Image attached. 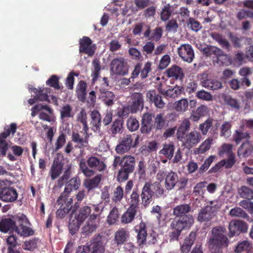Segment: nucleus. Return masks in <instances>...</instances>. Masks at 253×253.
I'll return each instance as SVG.
<instances>
[{
  "instance_id": "f257e3e1",
  "label": "nucleus",
  "mask_w": 253,
  "mask_h": 253,
  "mask_svg": "<svg viewBox=\"0 0 253 253\" xmlns=\"http://www.w3.org/2000/svg\"><path fill=\"white\" fill-rule=\"evenodd\" d=\"M191 210L190 205L187 204L177 205L173 209V215L175 217L170 224V242L178 241L182 231L189 229L193 224L194 218L189 214Z\"/></svg>"
},
{
  "instance_id": "f03ea898",
  "label": "nucleus",
  "mask_w": 253,
  "mask_h": 253,
  "mask_svg": "<svg viewBox=\"0 0 253 253\" xmlns=\"http://www.w3.org/2000/svg\"><path fill=\"white\" fill-rule=\"evenodd\" d=\"M79 171L86 177H90L95 173L94 169L99 172L103 171L106 169V165L100 158L91 156L86 161L81 158L79 163Z\"/></svg>"
},
{
  "instance_id": "7ed1b4c3",
  "label": "nucleus",
  "mask_w": 253,
  "mask_h": 253,
  "mask_svg": "<svg viewBox=\"0 0 253 253\" xmlns=\"http://www.w3.org/2000/svg\"><path fill=\"white\" fill-rule=\"evenodd\" d=\"M79 208V205L76 203L72 209V215L69 220V229L72 235L75 234L79 230L80 225L91 212L90 208L88 206H84L77 211L76 210Z\"/></svg>"
},
{
  "instance_id": "20e7f679",
  "label": "nucleus",
  "mask_w": 253,
  "mask_h": 253,
  "mask_svg": "<svg viewBox=\"0 0 253 253\" xmlns=\"http://www.w3.org/2000/svg\"><path fill=\"white\" fill-rule=\"evenodd\" d=\"M135 166L136 160L134 156L126 155L123 156L122 167L117 175V180L120 183L127 180L129 175L135 170Z\"/></svg>"
},
{
  "instance_id": "39448f33",
  "label": "nucleus",
  "mask_w": 253,
  "mask_h": 253,
  "mask_svg": "<svg viewBox=\"0 0 253 253\" xmlns=\"http://www.w3.org/2000/svg\"><path fill=\"white\" fill-rule=\"evenodd\" d=\"M129 66L127 60L122 56H118L112 60L110 63V71L115 75L124 76L128 74Z\"/></svg>"
},
{
  "instance_id": "423d86ee",
  "label": "nucleus",
  "mask_w": 253,
  "mask_h": 253,
  "mask_svg": "<svg viewBox=\"0 0 253 253\" xmlns=\"http://www.w3.org/2000/svg\"><path fill=\"white\" fill-rule=\"evenodd\" d=\"M139 138V135L135 134L124 135L120 143L116 146L117 153L122 154L128 151L131 148L136 147Z\"/></svg>"
},
{
  "instance_id": "0eeeda50",
  "label": "nucleus",
  "mask_w": 253,
  "mask_h": 253,
  "mask_svg": "<svg viewBox=\"0 0 253 253\" xmlns=\"http://www.w3.org/2000/svg\"><path fill=\"white\" fill-rule=\"evenodd\" d=\"M18 197L16 188L7 186L4 181L0 182V200L5 203H14L17 200Z\"/></svg>"
},
{
  "instance_id": "6e6552de",
  "label": "nucleus",
  "mask_w": 253,
  "mask_h": 253,
  "mask_svg": "<svg viewBox=\"0 0 253 253\" xmlns=\"http://www.w3.org/2000/svg\"><path fill=\"white\" fill-rule=\"evenodd\" d=\"M200 51L206 57L211 58L214 66H220L221 63V50L214 46L205 45L200 48Z\"/></svg>"
},
{
  "instance_id": "1a4fd4ad",
  "label": "nucleus",
  "mask_w": 253,
  "mask_h": 253,
  "mask_svg": "<svg viewBox=\"0 0 253 253\" xmlns=\"http://www.w3.org/2000/svg\"><path fill=\"white\" fill-rule=\"evenodd\" d=\"M211 253H218L221 249V227H215L211 230V236L208 243Z\"/></svg>"
},
{
  "instance_id": "9d476101",
  "label": "nucleus",
  "mask_w": 253,
  "mask_h": 253,
  "mask_svg": "<svg viewBox=\"0 0 253 253\" xmlns=\"http://www.w3.org/2000/svg\"><path fill=\"white\" fill-rule=\"evenodd\" d=\"M99 214H91L85 224L82 228V233L85 236H88L96 231L100 223Z\"/></svg>"
},
{
  "instance_id": "9b49d317",
  "label": "nucleus",
  "mask_w": 253,
  "mask_h": 253,
  "mask_svg": "<svg viewBox=\"0 0 253 253\" xmlns=\"http://www.w3.org/2000/svg\"><path fill=\"white\" fill-rule=\"evenodd\" d=\"M222 167L226 168H231L235 163V155L232 153V145L225 144L222 145Z\"/></svg>"
},
{
  "instance_id": "f8f14e48",
  "label": "nucleus",
  "mask_w": 253,
  "mask_h": 253,
  "mask_svg": "<svg viewBox=\"0 0 253 253\" xmlns=\"http://www.w3.org/2000/svg\"><path fill=\"white\" fill-rule=\"evenodd\" d=\"M80 179L79 177L76 176L69 180L66 183L64 191L58 198L59 204L62 203V200L68 198V195L73 190H76L79 188L80 185Z\"/></svg>"
},
{
  "instance_id": "ddd939ff",
  "label": "nucleus",
  "mask_w": 253,
  "mask_h": 253,
  "mask_svg": "<svg viewBox=\"0 0 253 253\" xmlns=\"http://www.w3.org/2000/svg\"><path fill=\"white\" fill-rule=\"evenodd\" d=\"M200 76V84L202 86L213 90L221 87V83L215 79H209L207 73L204 72Z\"/></svg>"
},
{
  "instance_id": "4468645a",
  "label": "nucleus",
  "mask_w": 253,
  "mask_h": 253,
  "mask_svg": "<svg viewBox=\"0 0 253 253\" xmlns=\"http://www.w3.org/2000/svg\"><path fill=\"white\" fill-rule=\"evenodd\" d=\"M152 63L148 61L144 65L143 68L142 69V63L140 62L137 63L134 67V70L131 73V78L135 79L137 78L138 75H140L141 79H144L147 77L148 73L151 71Z\"/></svg>"
},
{
  "instance_id": "2eb2a0df",
  "label": "nucleus",
  "mask_w": 253,
  "mask_h": 253,
  "mask_svg": "<svg viewBox=\"0 0 253 253\" xmlns=\"http://www.w3.org/2000/svg\"><path fill=\"white\" fill-rule=\"evenodd\" d=\"M201 139L202 135L200 132L197 130H193L187 133L182 141L186 147L191 148L197 145Z\"/></svg>"
},
{
  "instance_id": "dca6fc26",
  "label": "nucleus",
  "mask_w": 253,
  "mask_h": 253,
  "mask_svg": "<svg viewBox=\"0 0 253 253\" xmlns=\"http://www.w3.org/2000/svg\"><path fill=\"white\" fill-rule=\"evenodd\" d=\"M211 205H213L211 203ZM220 205H214L211 206H206L204 209L201 210L199 213L198 219L200 222L209 221L214 215L217 210L220 209Z\"/></svg>"
},
{
  "instance_id": "f3484780",
  "label": "nucleus",
  "mask_w": 253,
  "mask_h": 253,
  "mask_svg": "<svg viewBox=\"0 0 253 253\" xmlns=\"http://www.w3.org/2000/svg\"><path fill=\"white\" fill-rule=\"evenodd\" d=\"M153 115L151 113H145L143 114L141 121L140 130L142 134H149L154 128Z\"/></svg>"
},
{
  "instance_id": "a211bd4d",
  "label": "nucleus",
  "mask_w": 253,
  "mask_h": 253,
  "mask_svg": "<svg viewBox=\"0 0 253 253\" xmlns=\"http://www.w3.org/2000/svg\"><path fill=\"white\" fill-rule=\"evenodd\" d=\"M154 195L150 188V182H146L141 189L140 198L141 204L145 207L149 206L153 200Z\"/></svg>"
},
{
  "instance_id": "6ab92c4d",
  "label": "nucleus",
  "mask_w": 253,
  "mask_h": 253,
  "mask_svg": "<svg viewBox=\"0 0 253 253\" xmlns=\"http://www.w3.org/2000/svg\"><path fill=\"white\" fill-rule=\"evenodd\" d=\"M178 53L183 61L188 63L192 62L194 58V50L192 46L189 44L181 45L178 48Z\"/></svg>"
},
{
  "instance_id": "aec40b11",
  "label": "nucleus",
  "mask_w": 253,
  "mask_h": 253,
  "mask_svg": "<svg viewBox=\"0 0 253 253\" xmlns=\"http://www.w3.org/2000/svg\"><path fill=\"white\" fill-rule=\"evenodd\" d=\"M135 231L137 233V243L140 248H143L146 244L148 234L146 224L143 222H140L139 225L135 227Z\"/></svg>"
},
{
  "instance_id": "412c9836",
  "label": "nucleus",
  "mask_w": 253,
  "mask_h": 253,
  "mask_svg": "<svg viewBox=\"0 0 253 253\" xmlns=\"http://www.w3.org/2000/svg\"><path fill=\"white\" fill-rule=\"evenodd\" d=\"M92 41L86 36H84L79 40V52L85 53L89 56H92L94 53V49L92 47Z\"/></svg>"
},
{
  "instance_id": "4be33fe9",
  "label": "nucleus",
  "mask_w": 253,
  "mask_h": 253,
  "mask_svg": "<svg viewBox=\"0 0 253 253\" xmlns=\"http://www.w3.org/2000/svg\"><path fill=\"white\" fill-rule=\"evenodd\" d=\"M248 226L243 221L233 220L229 224V229L232 236L238 235L240 232H247Z\"/></svg>"
},
{
  "instance_id": "5701e85b",
  "label": "nucleus",
  "mask_w": 253,
  "mask_h": 253,
  "mask_svg": "<svg viewBox=\"0 0 253 253\" xmlns=\"http://www.w3.org/2000/svg\"><path fill=\"white\" fill-rule=\"evenodd\" d=\"M89 136L83 135L80 132L73 131L71 135V140L77 144L76 148L83 149L88 146Z\"/></svg>"
},
{
  "instance_id": "b1692460",
  "label": "nucleus",
  "mask_w": 253,
  "mask_h": 253,
  "mask_svg": "<svg viewBox=\"0 0 253 253\" xmlns=\"http://www.w3.org/2000/svg\"><path fill=\"white\" fill-rule=\"evenodd\" d=\"M61 201L62 203L59 204L58 200L57 201L58 204L61 205L56 213V216L59 218H64L70 210L72 211L73 200L72 198H64Z\"/></svg>"
},
{
  "instance_id": "393cba45",
  "label": "nucleus",
  "mask_w": 253,
  "mask_h": 253,
  "mask_svg": "<svg viewBox=\"0 0 253 253\" xmlns=\"http://www.w3.org/2000/svg\"><path fill=\"white\" fill-rule=\"evenodd\" d=\"M131 109L133 112H137L140 109H142L144 107V98L140 92H134L131 95Z\"/></svg>"
},
{
  "instance_id": "a878e982",
  "label": "nucleus",
  "mask_w": 253,
  "mask_h": 253,
  "mask_svg": "<svg viewBox=\"0 0 253 253\" xmlns=\"http://www.w3.org/2000/svg\"><path fill=\"white\" fill-rule=\"evenodd\" d=\"M129 237V232L125 228H120L115 233L114 243L118 246L124 244Z\"/></svg>"
},
{
  "instance_id": "bb28decb",
  "label": "nucleus",
  "mask_w": 253,
  "mask_h": 253,
  "mask_svg": "<svg viewBox=\"0 0 253 253\" xmlns=\"http://www.w3.org/2000/svg\"><path fill=\"white\" fill-rule=\"evenodd\" d=\"M196 239V232H191L184 239L183 244L181 246V253H188L192 246L194 244Z\"/></svg>"
},
{
  "instance_id": "cd10ccee",
  "label": "nucleus",
  "mask_w": 253,
  "mask_h": 253,
  "mask_svg": "<svg viewBox=\"0 0 253 253\" xmlns=\"http://www.w3.org/2000/svg\"><path fill=\"white\" fill-rule=\"evenodd\" d=\"M178 181L177 174L172 171L169 172L165 179V187L166 190L170 191L176 185Z\"/></svg>"
},
{
  "instance_id": "c85d7f7f",
  "label": "nucleus",
  "mask_w": 253,
  "mask_h": 253,
  "mask_svg": "<svg viewBox=\"0 0 253 253\" xmlns=\"http://www.w3.org/2000/svg\"><path fill=\"white\" fill-rule=\"evenodd\" d=\"M147 98L154 103L156 107L162 109L164 107L165 103L162 100L161 96L156 93L155 90H150L146 94Z\"/></svg>"
},
{
  "instance_id": "c756f323",
  "label": "nucleus",
  "mask_w": 253,
  "mask_h": 253,
  "mask_svg": "<svg viewBox=\"0 0 253 253\" xmlns=\"http://www.w3.org/2000/svg\"><path fill=\"white\" fill-rule=\"evenodd\" d=\"M88 246L91 253H104L105 251V248L100 238H93Z\"/></svg>"
},
{
  "instance_id": "7c9ffc66",
  "label": "nucleus",
  "mask_w": 253,
  "mask_h": 253,
  "mask_svg": "<svg viewBox=\"0 0 253 253\" xmlns=\"http://www.w3.org/2000/svg\"><path fill=\"white\" fill-rule=\"evenodd\" d=\"M100 97L107 106H111L114 104L115 94L111 91H108L106 88H99Z\"/></svg>"
},
{
  "instance_id": "2f4dec72",
  "label": "nucleus",
  "mask_w": 253,
  "mask_h": 253,
  "mask_svg": "<svg viewBox=\"0 0 253 253\" xmlns=\"http://www.w3.org/2000/svg\"><path fill=\"white\" fill-rule=\"evenodd\" d=\"M90 117L92 129L94 132L99 131L101 124V115L98 111L94 110L91 112Z\"/></svg>"
},
{
  "instance_id": "473e14b6",
  "label": "nucleus",
  "mask_w": 253,
  "mask_h": 253,
  "mask_svg": "<svg viewBox=\"0 0 253 253\" xmlns=\"http://www.w3.org/2000/svg\"><path fill=\"white\" fill-rule=\"evenodd\" d=\"M140 194L139 189L137 186H136L133 189L130 198L128 200L129 207L137 210L140 202Z\"/></svg>"
},
{
  "instance_id": "72a5a7b5",
  "label": "nucleus",
  "mask_w": 253,
  "mask_h": 253,
  "mask_svg": "<svg viewBox=\"0 0 253 253\" xmlns=\"http://www.w3.org/2000/svg\"><path fill=\"white\" fill-rule=\"evenodd\" d=\"M190 121L188 119H184L177 129L176 132L177 139L182 141L184 137L186 135V133L190 129Z\"/></svg>"
},
{
  "instance_id": "f704fd0d",
  "label": "nucleus",
  "mask_w": 253,
  "mask_h": 253,
  "mask_svg": "<svg viewBox=\"0 0 253 253\" xmlns=\"http://www.w3.org/2000/svg\"><path fill=\"white\" fill-rule=\"evenodd\" d=\"M86 83L84 81L81 80L79 82L76 90L78 99L84 103L86 100Z\"/></svg>"
},
{
  "instance_id": "c9c22d12",
  "label": "nucleus",
  "mask_w": 253,
  "mask_h": 253,
  "mask_svg": "<svg viewBox=\"0 0 253 253\" xmlns=\"http://www.w3.org/2000/svg\"><path fill=\"white\" fill-rule=\"evenodd\" d=\"M137 212V209L129 207L121 218V222L123 224L131 223Z\"/></svg>"
},
{
  "instance_id": "e433bc0d",
  "label": "nucleus",
  "mask_w": 253,
  "mask_h": 253,
  "mask_svg": "<svg viewBox=\"0 0 253 253\" xmlns=\"http://www.w3.org/2000/svg\"><path fill=\"white\" fill-rule=\"evenodd\" d=\"M15 222L10 218H4L0 221V231L7 233L8 231L15 229Z\"/></svg>"
},
{
  "instance_id": "4c0bfd02",
  "label": "nucleus",
  "mask_w": 253,
  "mask_h": 253,
  "mask_svg": "<svg viewBox=\"0 0 253 253\" xmlns=\"http://www.w3.org/2000/svg\"><path fill=\"white\" fill-rule=\"evenodd\" d=\"M166 72L168 77L174 78L176 80H181L184 77L182 69L177 65L172 66L167 69Z\"/></svg>"
},
{
  "instance_id": "58836bf2",
  "label": "nucleus",
  "mask_w": 253,
  "mask_h": 253,
  "mask_svg": "<svg viewBox=\"0 0 253 253\" xmlns=\"http://www.w3.org/2000/svg\"><path fill=\"white\" fill-rule=\"evenodd\" d=\"M63 167V163L61 162L54 161L51 168L50 173L52 180L57 178L61 173Z\"/></svg>"
},
{
  "instance_id": "ea45409f",
  "label": "nucleus",
  "mask_w": 253,
  "mask_h": 253,
  "mask_svg": "<svg viewBox=\"0 0 253 253\" xmlns=\"http://www.w3.org/2000/svg\"><path fill=\"white\" fill-rule=\"evenodd\" d=\"M253 151V145L249 142H246L242 144L238 151L239 157L246 158L250 156Z\"/></svg>"
},
{
  "instance_id": "a19ab883",
  "label": "nucleus",
  "mask_w": 253,
  "mask_h": 253,
  "mask_svg": "<svg viewBox=\"0 0 253 253\" xmlns=\"http://www.w3.org/2000/svg\"><path fill=\"white\" fill-rule=\"evenodd\" d=\"M102 175L97 174L92 178L87 179L84 182V186L90 190L98 187L102 180Z\"/></svg>"
},
{
  "instance_id": "79ce46f5",
  "label": "nucleus",
  "mask_w": 253,
  "mask_h": 253,
  "mask_svg": "<svg viewBox=\"0 0 253 253\" xmlns=\"http://www.w3.org/2000/svg\"><path fill=\"white\" fill-rule=\"evenodd\" d=\"M150 186L154 198H159L164 195V189L160 182H150Z\"/></svg>"
},
{
  "instance_id": "37998d69",
  "label": "nucleus",
  "mask_w": 253,
  "mask_h": 253,
  "mask_svg": "<svg viewBox=\"0 0 253 253\" xmlns=\"http://www.w3.org/2000/svg\"><path fill=\"white\" fill-rule=\"evenodd\" d=\"M49 88H46L44 89H37L34 88L33 91L35 93V98L37 101H48L49 102L48 95L47 94Z\"/></svg>"
},
{
  "instance_id": "c03bdc74",
  "label": "nucleus",
  "mask_w": 253,
  "mask_h": 253,
  "mask_svg": "<svg viewBox=\"0 0 253 253\" xmlns=\"http://www.w3.org/2000/svg\"><path fill=\"white\" fill-rule=\"evenodd\" d=\"M168 126L167 121L164 118V114H157L154 119V127L156 130H161Z\"/></svg>"
},
{
  "instance_id": "a18cd8bd",
  "label": "nucleus",
  "mask_w": 253,
  "mask_h": 253,
  "mask_svg": "<svg viewBox=\"0 0 253 253\" xmlns=\"http://www.w3.org/2000/svg\"><path fill=\"white\" fill-rule=\"evenodd\" d=\"M188 102L186 99H182L174 102L173 108L179 113H183L188 110Z\"/></svg>"
},
{
  "instance_id": "49530a36",
  "label": "nucleus",
  "mask_w": 253,
  "mask_h": 253,
  "mask_svg": "<svg viewBox=\"0 0 253 253\" xmlns=\"http://www.w3.org/2000/svg\"><path fill=\"white\" fill-rule=\"evenodd\" d=\"M174 151V145L170 143L164 145L163 148L160 151V154L164 155L167 158L170 160L173 156Z\"/></svg>"
},
{
  "instance_id": "de8ad7c7",
  "label": "nucleus",
  "mask_w": 253,
  "mask_h": 253,
  "mask_svg": "<svg viewBox=\"0 0 253 253\" xmlns=\"http://www.w3.org/2000/svg\"><path fill=\"white\" fill-rule=\"evenodd\" d=\"M15 231L18 235L25 237L33 235L34 233L32 229L22 224H20L18 226L15 225Z\"/></svg>"
},
{
  "instance_id": "09e8293b",
  "label": "nucleus",
  "mask_w": 253,
  "mask_h": 253,
  "mask_svg": "<svg viewBox=\"0 0 253 253\" xmlns=\"http://www.w3.org/2000/svg\"><path fill=\"white\" fill-rule=\"evenodd\" d=\"M212 141V139H206L198 148H196L195 153L197 154L205 153L210 149Z\"/></svg>"
},
{
  "instance_id": "8fccbe9b",
  "label": "nucleus",
  "mask_w": 253,
  "mask_h": 253,
  "mask_svg": "<svg viewBox=\"0 0 253 253\" xmlns=\"http://www.w3.org/2000/svg\"><path fill=\"white\" fill-rule=\"evenodd\" d=\"M72 108L69 105L63 106L60 110V118L64 122L68 118H72L73 115L72 113Z\"/></svg>"
},
{
  "instance_id": "3c124183",
  "label": "nucleus",
  "mask_w": 253,
  "mask_h": 253,
  "mask_svg": "<svg viewBox=\"0 0 253 253\" xmlns=\"http://www.w3.org/2000/svg\"><path fill=\"white\" fill-rule=\"evenodd\" d=\"M183 90V88L181 86H175L173 88H169L166 90L165 95L168 97L174 98L180 95Z\"/></svg>"
},
{
  "instance_id": "603ef678",
  "label": "nucleus",
  "mask_w": 253,
  "mask_h": 253,
  "mask_svg": "<svg viewBox=\"0 0 253 253\" xmlns=\"http://www.w3.org/2000/svg\"><path fill=\"white\" fill-rule=\"evenodd\" d=\"M126 126L129 131L133 132L138 129L139 127V123L136 118L130 117L127 120Z\"/></svg>"
},
{
  "instance_id": "864d4df0",
  "label": "nucleus",
  "mask_w": 253,
  "mask_h": 253,
  "mask_svg": "<svg viewBox=\"0 0 253 253\" xmlns=\"http://www.w3.org/2000/svg\"><path fill=\"white\" fill-rule=\"evenodd\" d=\"M125 194L123 188L121 186H118L114 190L113 201L116 203L120 202Z\"/></svg>"
},
{
  "instance_id": "5fc2aeb1",
  "label": "nucleus",
  "mask_w": 253,
  "mask_h": 253,
  "mask_svg": "<svg viewBox=\"0 0 253 253\" xmlns=\"http://www.w3.org/2000/svg\"><path fill=\"white\" fill-rule=\"evenodd\" d=\"M186 24L188 27L195 32H198L202 27L199 22L192 17L188 18L186 21Z\"/></svg>"
},
{
  "instance_id": "6e6d98bb",
  "label": "nucleus",
  "mask_w": 253,
  "mask_h": 253,
  "mask_svg": "<svg viewBox=\"0 0 253 253\" xmlns=\"http://www.w3.org/2000/svg\"><path fill=\"white\" fill-rule=\"evenodd\" d=\"M172 11L169 4L164 5L161 12V19L163 21H167L171 15Z\"/></svg>"
},
{
  "instance_id": "4d7b16f0",
  "label": "nucleus",
  "mask_w": 253,
  "mask_h": 253,
  "mask_svg": "<svg viewBox=\"0 0 253 253\" xmlns=\"http://www.w3.org/2000/svg\"><path fill=\"white\" fill-rule=\"evenodd\" d=\"M66 142V135L63 132H61L55 143V151H57L63 147Z\"/></svg>"
},
{
  "instance_id": "13d9d810",
  "label": "nucleus",
  "mask_w": 253,
  "mask_h": 253,
  "mask_svg": "<svg viewBox=\"0 0 253 253\" xmlns=\"http://www.w3.org/2000/svg\"><path fill=\"white\" fill-rule=\"evenodd\" d=\"M92 65L94 68V70L92 73L91 77H92V80L95 81L99 74L100 71L101 70L100 62L98 59H94L92 61Z\"/></svg>"
},
{
  "instance_id": "bf43d9fd",
  "label": "nucleus",
  "mask_w": 253,
  "mask_h": 253,
  "mask_svg": "<svg viewBox=\"0 0 253 253\" xmlns=\"http://www.w3.org/2000/svg\"><path fill=\"white\" fill-rule=\"evenodd\" d=\"M59 78L56 75H52L46 81V84L55 89H59L61 88V85L59 84Z\"/></svg>"
},
{
  "instance_id": "052dcab7",
  "label": "nucleus",
  "mask_w": 253,
  "mask_h": 253,
  "mask_svg": "<svg viewBox=\"0 0 253 253\" xmlns=\"http://www.w3.org/2000/svg\"><path fill=\"white\" fill-rule=\"evenodd\" d=\"M158 234L153 230H152L148 234L146 244L145 246H149L154 245L157 243Z\"/></svg>"
},
{
  "instance_id": "680f3d73",
  "label": "nucleus",
  "mask_w": 253,
  "mask_h": 253,
  "mask_svg": "<svg viewBox=\"0 0 253 253\" xmlns=\"http://www.w3.org/2000/svg\"><path fill=\"white\" fill-rule=\"evenodd\" d=\"M123 126V121L121 119H116L113 122L110 129L111 132L113 134H116L119 133Z\"/></svg>"
},
{
  "instance_id": "e2e57ef3",
  "label": "nucleus",
  "mask_w": 253,
  "mask_h": 253,
  "mask_svg": "<svg viewBox=\"0 0 253 253\" xmlns=\"http://www.w3.org/2000/svg\"><path fill=\"white\" fill-rule=\"evenodd\" d=\"M213 121L212 119L209 118L199 125V129L202 131L203 135H206L209 129L211 127Z\"/></svg>"
},
{
  "instance_id": "0e129e2a",
  "label": "nucleus",
  "mask_w": 253,
  "mask_h": 253,
  "mask_svg": "<svg viewBox=\"0 0 253 253\" xmlns=\"http://www.w3.org/2000/svg\"><path fill=\"white\" fill-rule=\"evenodd\" d=\"M118 210L114 207L111 211L107 217V222L109 224H115L119 217Z\"/></svg>"
},
{
  "instance_id": "69168bd1",
  "label": "nucleus",
  "mask_w": 253,
  "mask_h": 253,
  "mask_svg": "<svg viewBox=\"0 0 253 253\" xmlns=\"http://www.w3.org/2000/svg\"><path fill=\"white\" fill-rule=\"evenodd\" d=\"M207 182L203 181L198 183L194 188L193 193L195 196L202 195L206 187Z\"/></svg>"
},
{
  "instance_id": "338daca9",
  "label": "nucleus",
  "mask_w": 253,
  "mask_h": 253,
  "mask_svg": "<svg viewBox=\"0 0 253 253\" xmlns=\"http://www.w3.org/2000/svg\"><path fill=\"white\" fill-rule=\"evenodd\" d=\"M229 214L232 216L247 218L249 216L248 214L240 208H235L230 210Z\"/></svg>"
},
{
  "instance_id": "774afa93",
  "label": "nucleus",
  "mask_w": 253,
  "mask_h": 253,
  "mask_svg": "<svg viewBox=\"0 0 253 253\" xmlns=\"http://www.w3.org/2000/svg\"><path fill=\"white\" fill-rule=\"evenodd\" d=\"M37 247V240L33 239L26 241L23 245V248L26 250L33 251Z\"/></svg>"
}]
</instances>
